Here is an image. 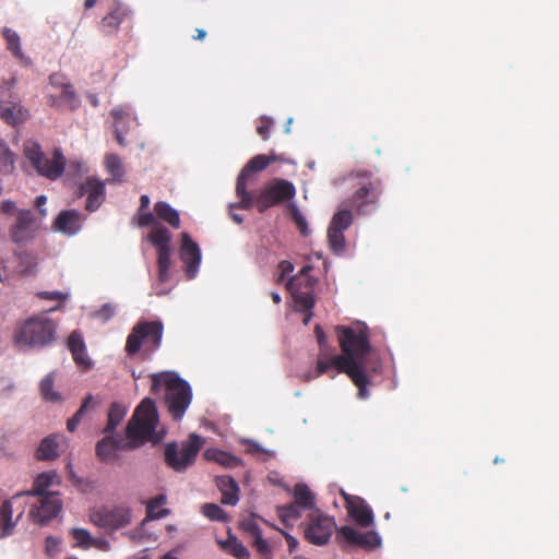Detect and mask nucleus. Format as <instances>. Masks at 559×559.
Here are the masks:
<instances>
[{
    "label": "nucleus",
    "instance_id": "nucleus-27",
    "mask_svg": "<svg viewBox=\"0 0 559 559\" xmlns=\"http://www.w3.org/2000/svg\"><path fill=\"white\" fill-rule=\"evenodd\" d=\"M0 118L8 124L15 126L26 119V114L19 103L0 100Z\"/></svg>",
    "mask_w": 559,
    "mask_h": 559
},
{
    "label": "nucleus",
    "instance_id": "nucleus-4",
    "mask_svg": "<svg viewBox=\"0 0 559 559\" xmlns=\"http://www.w3.org/2000/svg\"><path fill=\"white\" fill-rule=\"evenodd\" d=\"M57 323L45 313L34 314L22 322L14 333V344L20 349L43 348L56 340Z\"/></svg>",
    "mask_w": 559,
    "mask_h": 559
},
{
    "label": "nucleus",
    "instance_id": "nucleus-12",
    "mask_svg": "<svg viewBox=\"0 0 559 559\" xmlns=\"http://www.w3.org/2000/svg\"><path fill=\"white\" fill-rule=\"evenodd\" d=\"M147 240L157 250V276L159 282L165 283L169 280L171 266V233L164 225H157L151 229Z\"/></svg>",
    "mask_w": 559,
    "mask_h": 559
},
{
    "label": "nucleus",
    "instance_id": "nucleus-21",
    "mask_svg": "<svg viewBox=\"0 0 559 559\" xmlns=\"http://www.w3.org/2000/svg\"><path fill=\"white\" fill-rule=\"evenodd\" d=\"M338 533L349 544L359 546L365 549H372L380 546L381 544V538L373 531L359 533L350 526H342L338 530Z\"/></svg>",
    "mask_w": 559,
    "mask_h": 559
},
{
    "label": "nucleus",
    "instance_id": "nucleus-49",
    "mask_svg": "<svg viewBox=\"0 0 559 559\" xmlns=\"http://www.w3.org/2000/svg\"><path fill=\"white\" fill-rule=\"evenodd\" d=\"M278 276L276 278L277 283L284 281V278L294 271V264L288 260H283L278 263Z\"/></svg>",
    "mask_w": 559,
    "mask_h": 559
},
{
    "label": "nucleus",
    "instance_id": "nucleus-34",
    "mask_svg": "<svg viewBox=\"0 0 559 559\" xmlns=\"http://www.w3.org/2000/svg\"><path fill=\"white\" fill-rule=\"evenodd\" d=\"M218 544L222 549L237 559H249L250 557V552L246 546L233 535H229L224 542H218Z\"/></svg>",
    "mask_w": 559,
    "mask_h": 559
},
{
    "label": "nucleus",
    "instance_id": "nucleus-23",
    "mask_svg": "<svg viewBox=\"0 0 559 559\" xmlns=\"http://www.w3.org/2000/svg\"><path fill=\"white\" fill-rule=\"evenodd\" d=\"M4 41L5 48L11 52V55L24 67H31L33 64L32 59L26 56L21 46V37L20 35L10 27H3L1 32Z\"/></svg>",
    "mask_w": 559,
    "mask_h": 559
},
{
    "label": "nucleus",
    "instance_id": "nucleus-1",
    "mask_svg": "<svg viewBox=\"0 0 559 559\" xmlns=\"http://www.w3.org/2000/svg\"><path fill=\"white\" fill-rule=\"evenodd\" d=\"M335 333L342 355L333 356L338 372L346 373L358 389V397L369 396L368 386L374 374L380 373L382 362L373 353L366 324L337 325Z\"/></svg>",
    "mask_w": 559,
    "mask_h": 559
},
{
    "label": "nucleus",
    "instance_id": "nucleus-38",
    "mask_svg": "<svg viewBox=\"0 0 559 559\" xmlns=\"http://www.w3.org/2000/svg\"><path fill=\"white\" fill-rule=\"evenodd\" d=\"M105 166L107 171L112 176L114 180L122 181L124 176V169L122 166L121 158L114 153L105 156Z\"/></svg>",
    "mask_w": 559,
    "mask_h": 559
},
{
    "label": "nucleus",
    "instance_id": "nucleus-53",
    "mask_svg": "<svg viewBox=\"0 0 559 559\" xmlns=\"http://www.w3.org/2000/svg\"><path fill=\"white\" fill-rule=\"evenodd\" d=\"M115 314V308L107 304V305H104L97 312H96V317L102 319L103 321H108L109 319H111Z\"/></svg>",
    "mask_w": 559,
    "mask_h": 559
},
{
    "label": "nucleus",
    "instance_id": "nucleus-48",
    "mask_svg": "<svg viewBox=\"0 0 559 559\" xmlns=\"http://www.w3.org/2000/svg\"><path fill=\"white\" fill-rule=\"evenodd\" d=\"M138 224L140 227L152 225V229H154L157 225H162L156 221L153 213L144 211L140 212Z\"/></svg>",
    "mask_w": 559,
    "mask_h": 559
},
{
    "label": "nucleus",
    "instance_id": "nucleus-6",
    "mask_svg": "<svg viewBox=\"0 0 559 559\" xmlns=\"http://www.w3.org/2000/svg\"><path fill=\"white\" fill-rule=\"evenodd\" d=\"M57 475L55 473H41L39 474L33 484V488L31 490L20 491L16 495H14L11 499L4 500L0 504V536L7 537L11 535L14 531V527L19 523V521L22 519L24 511H25V503H21L17 507V515L16 519H12L13 514V504L17 502V500L25 496H36L39 497L41 495H46V489L50 487L53 483V478Z\"/></svg>",
    "mask_w": 559,
    "mask_h": 559
},
{
    "label": "nucleus",
    "instance_id": "nucleus-44",
    "mask_svg": "<svg viewBox=\"0 0 559 559\" xmlns=\"http://www.w3.org/2000/svg\"><path fill=\"white\" fill-rule=\"evenodd\" d=\"M299 506L297 503H289L286 506H282L278 508V516L281 521L287 525L289 521L297 520L301 516L299 511Z\"/></svg>",
    "mask_w": 559,
    "mask_h": 559
},
{
    "label": "nucleus",
    "instance_id": "nucleus-28",
    "mask_svg": "<svg viewBox=\"0 0 559 559\" xmlns=\"http://www.w3.org/2000/svg\"><path fill=\"white\" fill-rule=\"evenodd\" d=\"M127 15L128 12L124 8L120 5L115 7L106 16L102 19L100 31L103 34L107 36L116 34Z\"/></svg>",
    "mask_w": 559,
    "mask_h": 559
},
{
    "label": "nucleus",
    "instance_id": "nucleus-35",
    "mask_svg": "<svg viewBox=\"0 0 559 559\" xmlns=\"http://www.w3.org/2000/svg\"><path fill=\"white\" fill-rule=\"evenodd\" d=\"M126 414L127 408L122 404L118 402L111 403L108 412V421L103 432L106 435L111 433L116 429V427L122 421Z\"/></svg>",
    "mask_w": 559,
    "mask_h": 559
},
{
    "label": "nucleus",
    "instance_id": "nucleus-18",
    "mask_svg": "<svg viewBox=\"0 0 559 559\" xmlns=\"http://www.w3.org/2000/svg\"><path fill=\"white\" fill-rule=\"evenodd\" d=\"M179 258L183 263L186 276L192 280L197 276L201 263V250L187 233L181 234Z\"/></svg>",
    "mask_w": 559,
    "mask_h": 559
},
{
    "label": "nucleus",
    "instance_id": "nucleus-58",
    "mask_svg": "<svg viewBox=\"0 0 559 559\" xmlns=\"http://www.w3.org/2000/svg\"><path fill=\"white\" fill-rule=\"evenodd\" d=\"M92 547H96L100 550H109L110 545L106 539H95L93 538Z\"/></svg>",
    "mask_w": 559,
    "mask_h": 559
},
{
    "label": "nucleus",
    "instance_id": "nucleus-5",
    "mask_svg": "<svg viewBox=\"0 0 559 559\" xmlns=\"http://www.w3.org/2000/svg\"><path fill=\"white\" fill-rule=\"evenodd\" d=\"M163 335L164 324L160 320H139L127 336V356L133 357L141 353L143 359H150L160 347Z\"/></svg>",
    "mask_w": 559,
    "mask_h": 559
},
{
    "label": "nucleus",
    "instance_id": "nucleus-25",
    "mask_svg": "<svg viewBox=\"0 0 559 559\" xmlns=\"http://www.w3.org/2000/svg\"><path fill=\"white\" fill-rule=\"evenodd\" d=\"M216 486L218 487L219 491L222 492V500L221 502L223 504L227 506H236L239 501V487L236 480L228 476H217L216 477Z\"/></svg>",
    "mask_w": 559,
    "mask_h": 559
},
{
    "label": "nucleus",
    "instance_id": "nucleus-2",
    "mask_svg": "<svg viewBox=\"0 0 559 559\" xmlns=\"http://www.w3.org/2000/svg\"><path fill=\"white\" fill-rule=\"evenodd\" d=\"M157 424L158 414L155 402L150 397L143 399L127 425V441L107 436L97 442L96 455L103 462H110L117 457V450L135 449L146 441L158 443L163 436L156 432Z\"/></svg>",
    "mask_w": 559,
    "mask_h": 559
},
{
    "label": "nucleus",
    "instance_id": "nucleus-56",
    "mask_svg": "<svg viewBox=\"0 0 559 559\" xmlns=\"http://www.w3.org/2000/svg\"><path fill=\"white\" fill-rule=\"evenodd\" d=\"M0 210L4 214H11L16 211V205L11 200H4L0 204Z\"/></svg>",
    "mask_w": 559,
    "mask_h": 559
},
{
    "label": "nucleus",
    "instance_id": "nucleus-30",
    "mask_svg": "<svg viewBox=\"0 0 559 559\" xmlns=\"http://www.w3.org/2000/svg\"><path fill=\"white\" fill-rule=\"evenodd\" d=\"M96 406V402L94 401L93 395L88 394L82 402L80 408L75 412V414L68 419L67 429L70 432L75 431L81 421L85 418V416L91 413Z\"/></svg>",
    "mask_w": 559,
    "mask_h": 559
},
{
    "label": "nucleus",
    "instance_id": "nucleus-16",
    "mask_svg": "<svg viewBox=\"0 0 559 559\" xmlns=\"http://www.w3.org/2000/svg\"><path fill=\"white\" fill-rule=\"evenodd\" d=\"M62 511V501L56 491H47L38 497L37 502L29 510V519L40 526L47 525Z\"/></svg>",
    "mask_w": 559,
    "mask_h": 559
},
{
    "label": "nucleus",
    "instance_id": "nucleus-55",
    "mask_svg": "<svg viewBox=\"0 0 559 559\" xmlns=\"http://www.w3.org/2000/svg\"><path fill=\"white\" fill-rule=\"evenodd\" d=\"M277 531H278L280 535H283L285 537L287 545H288L289 552L290 554L294 552L298 547V540L294 536H292L290 534H288L282 530H277Z\"/></svg>",
    "mask_w": 559,
    "mask_h": 559
},
{
    "label": "nucleus",
    "instance_id": "nucleus-51",
    "mask_svg": "<svg viewBox=\"0 0 559 559\" xmlns=\"http://www.w3.org/2000/svg\"><path fill=\"white\" fill-rule=\"evenodd\" d=\"M242 527L247 533H249L252 536L253 539L262 535L260 526L253 519L245 521L242 523Z\"/></svg>",
    "mask_w": 559,
    "mask_h": 559
},
{
    "label": "nucleus",
    "instance_id": "nucleus-29",
    "mask_svg": "<svg viewBox=\"0 0 559 559\" xmlns=\"http://www.w3.org/2000/svg\"><path fill=\"white\" fill-rule=\"evenodd\" d=\"M155 215L168 223L173 228L178 229L180 227L179 213L173 209L167 202L158 201L154 205Z\"/></svg>",
    "mask_w": 559,
    "mask_h": 559
},
{
    "label": "nucleus",
    "instance_id": "nucleus-61",
    "mask_svg": "<svg viewBox=\"0 0 559 559\" xmlns=\"http://www.w3.org/2000/svg\"><path fill=\"white\" fill-rule=\"evenodd\" d=\"M235 203L230 204L229 205V215H230V218L237 223V224H241L242 223V217L236 213L233 212L234 209H238L237 206H234Z\"/></svg>",
    "mask_w": 559,
    "mask_h": 559
},
{
    "label": "nucleus",
    "instance_id": "nucleus-20",
    "mask_svg": "<svg viewBox=\"0 0 559 559\" xmlns=\"http://www.w3.org/2000/svg\"><path fill=\"white\" fill-rule=\"evenodd\" d=\"M83 217L76 210H63L52 223L53 230L67 236L78 234L82 228Z\"/></svg>",
    "mask_w": 559,
    "mask_h": 559
},
{
    "label": "nucleus",
    "instance_id": "nucleus-45",
    "mask_svg": "<svg viewBox=\"0 0 559 559\" xmlns=\"http://www.w3.org/2000/svg\"><path fill=\"white\" fill-rule=\"evenodd\" d=\"M15 169V156L7 146L0 155V174L11 175Z\"/></svg>",
    "mask_w": 559,
    "mask_h": 559
},
{
    "label": "nucleus",
    "instance_id": "nucleus-32",
    "mask_svg": "<svg viewBox=\"0 0 559 559\" xmlns=\"http://www.w3.org/2000/svg\"><path fill=\"white\" fill-rule=\"evenodd\" d=\"M204 455L206 459L215 461L219 465L228 468H234L241 464L239 457L217 449H207Z\"/></svg>",
    "mask_w": 559,
    "mask_h": 559
},
{
    "label": "nucleus",
    "instance_id": "nucleus-37",
    "mask_svg": "<svg viewBox=\"0 0 559 559\" xmlns=\"http://www.w3.org/2000/svg\"><path fill=\"white\" fill-rule=\"evenodd\" d=\"M165 503L166 497L164 495H158L151 499L146 507L147 518L152 520L166 518L170 511L168 509H160Z\"/></svg>",
    "mask_w": 559,
    "mask_h": 559
},
{
    "label": "nucleus",
    "instance_id": "nucleus-9",
    "mask_svg": "<svg viewBox=\"0 0 559 559\" xmlns=\"http://www.w3.org/2000/svg\"><path fill=\"white\" fill-rule=\"evenodd\" d=\"M295 195L296 188L293 182L282 178H273L253 197V205H255L259 213H264L270 207L293 200Z\"/></svg>",
    "mask_w": 559,
    "mask_h": 559
},
{
    "label": "nucleus",
    "instance_id": "nucleus-57",
    "mask_svg": "<svg viewBox=\"0 0 559 559\" xmlns=\"http://www.w3.org/2000/svg\"><path fill=\"white\" fill-rule=\"evenodd\" d=\"M59 546V540L52 536L46 538V549L48 552L56 550Z\"/></svg>",
    "mask_w": 559,
    "mask_h": 559
},
{
    "label": "nucleus",
    "instance_id": "nucleus-52",
    "mask_svg": "<svg viewBox=\"0 0 559 559\" xmlns=\"http://www.w3.org/2000/svg\"><path fill=\"white\" fill-rule=\"evenodd\" d=\"M46 203H47L46 195H38L34 202L35 207L38 210L37 218L40 219V222L47 216V210L45 209Z\"/></svg>",
    "mask_w": 559,
    "mask_h": 559
},
{
    "label": "nucleus",
    "instance_id": "nucleus-19",
    "mask_svg": "<svg viewBox=\"0 0 559 559\" xmlns=\"http://www.w3.org/2000/svg\"><path fill=\"white\" fill-rule=\"evenodd\" d=\"M342 496L347 504L348 514L357 522V524L364 527L372 525V510L361 498L352 497L344 491H342Z\"/></svg>",
    "mask_w": 559,
    "mask_h": 559
},
{
    "label": "nucleus",
    "instance_id": "nucleus-39",
    "mask_svg": "<svg viewBox=\"0 0 559 559\" xmlns=\"http://www.w3.org/2000/svg\"><path fill=\"white\" fill-rule=\"evenodd\" d=\"M344 231L345 230L337 229L332 226H329L328 228V239L330 248L334 253H341L345 249Z\"/></svg>",
    "mask_w": 559,
    "mask_h": 559
},
{
    "label": "nucleus",
    "instance_id": "nucleus-60",
    "mask_svg": "<svg viewBox=\"0 0 559 559\" xmlns=\"http://www.w3.org/2000/svg\"><path fill=\"white\" fill-rule=\"evenodd\" d=\"M150 205V198L146 194L141 195L140 198V209L139 212L146 210Z\"/></svg>",
    "mask_w": 559,
    "mask_h": 559
},
{
    "label": "nucleus",
    "instance_id": "nucleus-50",
    "mask_svg": "<svg viewBox=\"0 0 559 559\" xmlns=\"http://www.w3.org/2000/svg\"><path fill=\"white\" fill-rule=\"evenodd\" d=\"M293 219L296 223L300 234L302 236H307L308 235V226H307L306 218L297 209H294V211H293Z\"/></svg>",
    "mask_w": 559,
    "mask_h": 559
},
{
    "label": "nucleus",
    "instance_id": "nucleus-31",
    "mask_svg": "<svg viewBox=\"0 0 559 559\" xmlns=\"http://www.w3.org/2000/svg\"><path fill=\"white\" fill-rule=\"evenodd\" d=\"M58 438H59V436H56V435H51V436L44 438L37 449L36 457L41 461L56 459L59 455V453H58L59 444L57 442Z\"/></svg>",
    "mask_w": 559,
    "mask_h": 559
},
{
    "label": "nucleus",
    "instance_id": "nucleus-42",
    "mask_svg": "<svg viewBox=\"0 0 559 559\" xmlns=\"http://www.w3.org/2000/svg\"><path fill=\"white\" fill-rule=\"evenodd\" d=\"M202 513L212 521L227 522V513L215 503H205L202 507Z\"/></svg>",
    "mask_w": 559,
    "mask_h": 559
},
{
    "label": "nucleus",
    "instance_id": "nucleus-41",
    "mask_svg": "<svg viewBox=\"0 0 559 559\" xmlns=\"http://www.w3.org/2000/svg\"><path fill=\"white\" fill-rule=\"evenodd\" d=\"M330 368H335V365L333 364V357L330 359H324L321 355L318 358L317 361V368L314 372H307L302 376V380L308 382L314 378H318L325 373Z\"/></svg>",
    "mask_w": 559,
    "mask_h": 559
},
{
    "label": "nucleus",
    "instance_id": "nucleus-64",
    "mask_svg": "<svg viewBox=\"0 0 559 559\" xmlns=\"http://www.w3.org/2000/svg\"><path fill=\"white\" fill-rule=\"evenodd\" d=\"M270 296H271L272 300L274 301V304H276V305H278L281 302V300H282L280 294L276 293V292H272L270 294Z\"/></svg>",
    "mask_w": 559,
    "mask_h": 559
},
{
    "label": "nucleus",
    "instance_id": "nucleus-7",
    "mask_svg": "<svg viewBox=\"0 0 559 559\" xmlns=\"http://www.w3.org/2000/svg\"><path fill=\"white\" fill-rule=\"evenodd\" d=\"M23 153L37 174L47 179L56 180L64 171L66 158L58 148L53 151L52 157L49 158L44 154L37 142L26 141L23 145Z\"/></svg>",
    "mask_w": 559,
    "mask_h": 559
},
{
    "label": "nucleus",
    "instance_id": "nucleus-43",
    "mask_svg": "<svg viewBox=\"0 0 559 559\" xmlns=\"http://www.w3.org/2000/svg\"><path fill=\"white\" fill-rule=\"evenodd\" d=\"M71 536L75 540V546L88 549L92 547L93 537L90 532L85 528L74 527L71 530Z\"/></svg>",
    "mask_w": 559,
    "mask_h": 559
},
{
    "label": "nucleus",
    "instance_id": "nucleus-46",
    "mask_svg": "<svg viewBox=\"0 0 559 559\" xmlns=\"http://www.w3.org/2000/svg\"><path fill=\"white\" fill-rule=\"evenodd\" d=\"M53 377L52 374L46 376L40 382V392L46 401L57 402L60 400V395L53 390Z\"/></svg>",
    "mask_w": 559,
    "mask_h": 559
},
{
    "label": "nucleus",
    "instance_id": "nucleus-33",
    "mask_svg": "<svg viewBox=\"0 0 559 559\" xmlns=\"http://www.w3.org/2000/svg\"><path fill=\"white\" fill-rule=\"evenodd\" d=\"M281 543L282 540L280 535L277 538H271L270 540L264 539L261 535L253 539V547L261 559H272L273 548L280 547Z\"/></svg>",
    "mask_w": 559,
    "mask_h": 559
},
{
    "label": "nucleus",
    "instance_id": "nucleus-26",
    "mask_svg": "<svg viewBox=\"0 0 559 559\" xmlns=\"http://www.w3.org/2000/svg\"><path fill=\"white\" fill-rule=\"evenodd\" d=\"M111 117L114 118V128L116 140L121 146L127 145V141L124 135L128 133V122L130 118V111L123 107H115L110 111Z\"/></svg>",
    "mask_w": 559,
    "mask_h": 559
},
{
    "label": "nucleus",
    "instance_id": "nucleus-59",
    "mask_svg": "<svg viewBox=\"0 0 559 559\" xmlns=\"http://www.w3.org/2000/svg\"><path fill=\"white\" fill-rule=\"evenodd\" d=\"M314 333L318 338L319 344L322 346L326 342L325 334L320 325H316Z\"/></svg>",
    "mask_w": 559,
    "mask_h": 559
},
{
    "label": "nucleus",
    "instance_id": "nucleus-13",
    "mask_svg": "<svg viewBox=\"0 0 559 559\" xmlns=\"http://www.w3.org/2000/svg\"><path fill=\"white\" fill-rule=\"evenodd\" d=\"M90 521L107 532L128 526L132 521L131 509L127 506H103L90 513Z\"/></svg>",
    "mask_w": 559,
    "mask_h": 559
},
{
    "label": "nucleus",
    "instance_id": "nucleus-36",
    "mask_svg": "<svg viewBox=\"0 0 559 559\" xmlns=\"http://www.w3.org/2000/svg\"><path fill=\"white\" fill-rule=\"evenodd\" d=\"M294 499L302 509H312L314 507V496L305 484H297L294 487Z\"/></svg>",
    "mask_w": 559,
    "mask_h": 559
},
{
    "label": "nucleus",
    "instance_id": "nucleus-62",
    "mask_svg": "<svg viewBox=\"0 0 559 559\" xmlns=\"http://www.w3.org/2000/svg\"><path fill=\"white\" fill-rule=\"evenodd\" d=\"M62 94L64 97H67L69 99H72L75 97V93L73 92V90L71 88L70 85L64 86Z\"/></svg>",
    "mask_w": 559,
    "mask_h": 559
},
{
    "label": "nucleus",
    "instance_id": "nucleus-11",
    "mask_svg": "<svg viewBox=\"0 0 559 559\" xmlns=\"http://www.w3.org/2000/svg\"><path fill=\"white\" fill-rule=\"evenodd\" d=\"M203 443L204 440L195 433H191L189 440L183 442L180 449L175 442L168 443L164 451L165 463L176 472L186 471L194 463Z\"/></svg>",
    "mask_w": 559,
    "mask_h": 559
},
{
    "label": "nucleus",
    "instance_id": "nucleus-3",
    "mask_svg": "<svg viewBox=\"0 0 559 559\" xmlns=\"http://www.w3.org/2000/svg\"><path fill=\"white\" fill-rule=\"evenodd\" d=\"M151 380L153 394H158L163 385L166 388L165 401L168 412L174 420H181L192 400L189 383L173 372L153 373Z\"/></svg>",
    "mask_w": 559,
    "mask_h": 559
},
{
    "label": "nucleus",
    "instance_id": "nucleus-15",
    "mask_svg": "<svg viewBox=\"0 0 559 559\" xmlns=\"http://www.w3.org/2000/svg\"><path fill=\"white\" fill-rule=\"evenodd\" d=\"M41 222L31 210H17L15 223L9 228L10 239L16 245H25L37 236Z\"/></svg>",
    "mask_w": 559,
    "mask_h": 559
},
{
    "label": "nucleus",
    "instance_id": "nucleus-17",
    "mask_svg": "<svg viewBox=\"0 0 559 559\" xmlns=\"http://www.w3.org/2000/svg\"><path fill=\"white\" fill-rule=\"evenodd\" d=\"M334 528L333 518L317 512L310 515V522L305 530V538L313 545L323 546L330 540Z\"/></svg>",
    "mask_w": 559,
    "mask_h": 559
},
{
    "label": "nucleus",
    "instance_id": "nucleus-10",
    "mask_svg": "<svg viewBox=\"0 0 559 559\" xmlns=\"http://www.w3.org/2000/svg\"><path fill=\"white\" fill-rule=\"evenodd\" d=\"M281 156L273 153L269 155L259 154L252 157L238 175L236 182V194L239 202L233 205L241 210H250L253 206V194L247 190L249 178L257 171L265 169L270 164L282 160Z\"/></svg>",
    "mask_w": 559,
    "mask_h": 559
},
{
    "label": "nucleus",
    "instance_id": "nucleus-54",
    "mask_svg": "<svg viewBox=\"0 0 559 559\" xmlns=\"http://www.w3.org/2000/svg\"><path fill=\"white\" fill-rule=\"evenodd\" d=\"M38 297L41 299L60 300V301L66 299V295H63L60 292H40V293H38Z\"/></svg>",
    "mask_w": 559,
    "mask_h": 559
},
{
    "label": "nucleus",
    "instance_id": "nucleus-63",
    "mask_svg": "<svg viewBox=\"0 0 559 559\" xmlns=\"http://www.w3.org/2000/svg\"><path fill=\"white\" fill-rule=\"evenodd\" d=\"M206 37V32L203 28H198L197 34L193 36L195 40H203Z\"/></svg>",
    "mask_w": 559,
    "mask_h": 559
},
{
    "label": "nucleus",
    "instance_id": "nucleus-24",
    "mask_svg": "<svg viewBox=\"0 0 559 559\" xmlns=\"http://www.w3.org/2000/svg\"><path fill=\"white\" fill-rule=\"evenodd\" d=\"M68 348L72 354L73 360L80 367L91 368V360L86 354V346L80 332L73 331L68 337Z\"/></svg>",
    "mask_w": 559,
    "mask_h": 559
},
{
    "label": "nucleus",
    "instance_id": "nucleus-14",
    "mask_svg": "<svg viewBox=\"0 0 559 559\" xmlns=\"http://www.w3.org/2000/svg\"><path fill=\"white\" fill-rule=\"evenodd\" d=\"M312 266H304L299 273L290 277L286 283V288L290 292L295 302L304 311H310L314 306L312 294L316 280L308 275Z\"/></svg>",
    "mask_w": 559,
    "mask_h": 559
},
{
    "label": "nucleus",
    "instance_id": "nucleus-40",
    "mask_svg": "<svg viewBox=\"0 0 559 559\" xmlns=\"http://www.w3.org/2000/svg\"><path fill=\"white\" fill-rule=\"evenodd\" d=\"M353 223V214L347 207L340 209L332 217L330 226L346 230Z\"/></svg>",
    "mask_w": 559,
    "mask_h": 559
},
{
    "label": "nucleus",
    "instance_id": "nucleus-8",
    "mask_svg": "<svg viewBox=\"0 0 559 559\" xmlns=\"http://www.w3.org/2000/svg\"><path fill=\"white\" fill-rule=\"evenodd\" d=\"M355 177L361 179L359 187L355 190L347 202L359 215H367L376 211L379 198L382 193V186L379 179L371 180L370 171H356Z\"/></svg>",
    "mask_w": 559,
    "mask_h": 559
},
{
    "label": "nucleus",
    "instance_id": "nucleus-47",
    "mask_svg": "<svg viewBox=\"0 0 559 559\" xmlns=\"http://www.w3.org/2000/svg\"><path fill=\"white\" fill-rule=\"evenodd\" d=\"M274 124V120L270 117L262 116L259 119V124L257 126V132L261 136L263 141H267L270 139L271 129Z\"/></svg>",
    "mask_w": 559,
    "mask_h": 559
},
{
    "label": "nucleus",
    "instance_id": "nucleus-22",
    "mask_svg": "<svg viewBox=\"0 0 559 559\" xmlns=\"http://www.w3.org/2000/svg\"><path fill=\"white\" fill-rule=\"evenodd\" d=\"M80 195L86 194L85 209L90 212L96 211L105 199V186L96 178H90L79 188Z\"/></svg>",
    "mask_w": 559,
    "mask_h": 559
}]
</instances>
